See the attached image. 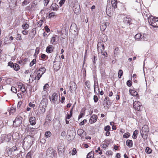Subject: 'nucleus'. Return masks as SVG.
Masks as SVG:
<instances>
[{"instance_id": "1", "label": "nucleus", "mask_w": 158, "mask_h": 158, "mask_svg": "<svg viewBox=\"0 0 158 158\" xmlns=\"http://www.w3.org/2000/svg\"><path fill=\"white\" fill-rule=\"evenodd\" d=\"M19 134L18 133H15L13 135L12 134H3L2 135L1 138V143L9 142L11 140L12 137L14 140H16L18 138L16 137L14 138L15 135L19 136Z\"/></svg>"}, {"instance_id": "2", "label": "nucleus", "mask_w": 158, "mask_h": 158, "mask_svg": "<svg viewBox=\"0 0 158 158\" xmlns=\"http://www.w3.org/2000/svg\"><path fill=\"white\" fill-rule=\"evenodd\" d=\"M135 40L137 41H146L148 40V35L146 34L138 33L135 37Z\"/></svg>"}, {"instance_id": "3", "label": "nucleus", "mask_w": 158, "mask_h": 158, "mask_svg": "<svg viewBox=\"0 0 158 158\" xmlns=\"http://www.w3.org/2000/svg\"><path fill=\"white\" fill-rule=\"evenodd\" d=\"M23 118L21 116L17 117L13 122V125L15 127L19 126L22 123Z\"/></svg>"}, {"instance_id": "4", "label": "nucleus", "mask_w": 158, "mask_h": 158, "mask_svg": "<svg viewBox=\"0 0 158 158\" xmlns=\"http://www.w3.org/2000/svg\"><path fill=\"white\" fill-rule=\"evenodd\" d=\"M111 102L110 101L109 98L106 97L103 101V105L105 109L109 108L110 106Z\"/></svg>"}, {"instance_id": "5", "label": "nucleus", "mask_w": 158, "mask_h": 158, "mask_svg": "<svg viewBox=\"0 0 158 158\" xmlns=\"http://www.w3.org/2000/svg\"><path fill=\"white\" fill-rule=\"evenodd\" d=\"M60 98V97L59 96V98L57 94L56 93H54L51 97V99L52 101L54 103L56 104H57L59 102V99Z\"/></svg>"}, {"instance_id": "6", "label": "nucleus", "mask_w": 158, "mask_h": 158, "mask_svg": "<svg viewBox=\"0 0 158 158\" xmlns=\"http://www.w3.org/2000/svg\"><path fill=\"white\" fill-rule=\"evenodd\" d=\"M133 107L136 110L139 111L142 107V104L138 101H135L133 103Z\"/></svg>"}, {"instance_id": "7", "label": "nucleus", "mask_w": 158, "mask_h": 158, "mask_svg": "<svg viewBox=\"0 0 158 158\" xmlns=\"http://www.w3.org/2000/svg\"><path fill=\"white\" fill-rule=\"evenodd\" d=\"M46 155L55 156L57 155L56 152L51 148H48L46 151Z\"/></svg>"}, {"instance_id": "8", "label": "nucleus", "mask_w": 158, "mask_h": 158, "mask_svg": "<svg viewBox=\"0 0 158 158\" xmlns=\"http://www.w3.org/2000/svg\"><path fill=\"white\" fill-rule=\"evenodd\" d=\"M34 140V138L30 135H27L24 139L23 141H26L30 145H32Z\"/></svg>"}, {"instance_id": "9", "label": "nucleus", "mask_w": 158, "mask_h": 158, "mask_svg": "<svg viewBox=\"0 0 158 158\" xmlns=\"http://www.w3.org/2000/svg\"><path fill=\"white\" fill-rule=\"evenodd\" d=\"M157 18H155L153 16L150 17L148 19V21L150 25L153 27H154V23H155Z\"/></svg>"}, {"instance_id": "10", "label": "nucleus", "mask_w": 158, "mask_h": 158, "mask_svg": "<svg viewBox=\"0 0 158 158\" xmlns=\"http://www.w3.org/2000/svg\"><path fill=\"white\" fill-rule=\"evenodd\" d=\"M73 9L75 13L76 14L79 13L81 11L79 4L78 3H75V4L73 6Z\"/></svg>"}, {"instance_id": "11", "label": "nucleus", "mask_w": 158, "mask_h": 158, "mask_svg": "<svg viewBox=\"0 0 158 158\" xmlns=\"http://www.w3.org/2000/svg\"><path fill=\"white\" fill-rule=\"evenodd\" d=\"M104 46L103 43L102 42H99L97 44V49L98 52L104 50Z\"/></svg>"}, {"instance_id": "12", "label": "nucleus", "mask_w": 158, "mask_h": 158, "mask_svg": "<svg viewBox=\"0 0 158 158\" xmlns=\"http://www.w3.org/2000/svg\"><path fill=\"white\" fill-rule=\"evenodd\" d=\"M131 19L130 17H125L123 19V22L126 25L128 26L130 25Z\"/></svg>"}, {"instance_id": "13", "label": "nucleus", "mask_w": 158, "mask_h": 158, "mask_svg": "<svg viewBox=\"0 0 158 158\" xmlns=\"http://www.w3.org/2000/svg\"><path fill=\"white\" fill-rule=\"evenodd\" d=\"M59 40V37L57 35H54L52 38L51 40V43L53 45H55L56 44L57 40Z\"/></svg>"}, {"instance_id": "14", "label": "nucleus", "mask_w": 158, "mask_h": 158, "mask_svg": "<svg viewBox=\"0 0 158 158\" xmlns=\"http://www.w3.org/2000/svg\"><path fill=\"white\" fill-rule=\"evenodd\" d=\"M98 117L97 115L95 114L93 115L90 118L89 120V122L91 124H92L96 122Z\"/></svg>"}, {"instance_id": "15", "label": "nucleus", "mask_w": 158, "mask_h": 158, "mask_svg": "<svg viewBox=\"0 0 158 158\" xmlns=\"http://www.w3.org/2000/svg\"><path fill=\"white\" fill-rule=\"evenodd\" d=\"M142 133H141V135L142 134H145L146 135L147 133L149 131L148 127L147 125H144L143 126L142 128Z\"/></svg>"}, {"instance_id": "16", "label": "nucleus", "mask_w": 158, "mask_h": 158, "mask_svg": "<svg viewBox=\"0 0 158 158\" xmlns=\"http://www.w3.org/2000/svg\"><path fill=\"white\" fill-rule=\"evenodd\" d=\"M60 61H55L54 62L53 67L56 70H58L60 68Z\"/></svg>"}, {"instance_id": "17", "label": "nucleus", "mask_w": 158, "mask_h": 158, "mask_svg": "<svg viewBox=\"0 0 158 158\" xmlns=\"http://www.w3.org/2000/svg\"><path fill=\"white\" fill-rule=\"evenodd\" d=\"M40 105L41 106H43L46 107L48 105V99L46 98H43L41 101Z\"/></svg>"}, {"instance_id": "18", "label": "nucleus", "mask_w": 158, "mask_h": 158, "mask_svg": "<svg viewBox=\"0 0 158 158\" xmlns=\"http://www.w3.org/2000/svg\"><path fill=\"white\" fill-rule=\"evenodd\" d=\"M69 89L70 91L75 90L77 89V85L74 82L72 83L71 84Z\"/></svg>"}, {"instance_id": "19", "label": "nucleus", "mask_w": 158, "mask_h": 158, "mask_svg": "<svg viewBox=\"0 0 158 158\" xmlns=\"http://www.w3.org/2000/svg\"><path fill=\"white\" fill-rule=\"evenodd\" d=\"M51 9L54 11H57L59 8L58 6L55 3H52L51 6Z\"/></svg>"}, {"instance_id": "20", "label": "nucleus", "mask_w": 158, "mask_h": 158, "mask_svg": "<svg viewBox=\"0 0 158 158\" xmlns=\"http://www.w3.org/2000/svg\"><path fill=\"white\" fill-rule=\"evenodd\" d=\"M29 122L32 125H35V118L34 117H31L29 118Z\"/></svg>"}, {"instance_id": "21", "label": "nucleus", "mask_w": 158, "mask_h": 158, "mask_svg": "<svg viewBox=\"0 0 158 158\" xmlns=\"http://www.w3.org/2000/svg\"><path fill=\"white\" fill-rule=\"evenodd\" d=\"M54 47L53 46L50 45L48 46L46 48V52L48 53H51L53 51Z\"/></svg>"}, {"instance_id": "22", "label": "nucleus", "mask_w": 158, "mask_h": 158, "mask_svg": "<svg viewBox=\"0 0 158 158\" xmlns=\"http://www.w3.org/2000/svg\"><path fill=\"white\" fill-rule=\"evenodd\" d=\"M46 107L43 106H41V105H40L38 108L39 111L40 113H43L45 112V108Z\"/></svg>"}, {"instance_id": "23", "label": "nucleus", "mask_w": 158, "mask_h": 158, "mask_svg": "<svg viewBox=\"0 0 158 158\" xmlns=\"http://www.w3.org/2000/svg\"><path fill=\"white\" fill-rule=\"evenodd\" d=\"M46 71V69L44 67H42L40 68L37 71L39 73H40V74H41V75H43V74Z\"/></svg>"}, {"instance_id": "24", "label": "nucleus", "mask_w": 158, "mask_h": 158, "mask_svg": "<svg viewBox=\"0 0 158 158\" xmlns=\"http://www.w3.org/2000/svg\"><path fill=\"white\" fill-rule=\"evenodd\" d=\"M127 145L130 148L132 146V140L127 139L126 142Z\"/></svg>"}, {"instance_id": "25", "label": "nucleus", "mask_w": 158, "mask_h": 158, "mask_svg": "<svg viewBox=\"0 0 158 158\" xmlns=\"http://www.w3.org/2000/svg\"><path fill=\"white\" fill-rule=\"evenodd\" d=\"M23 145L24 147H26V148L27 149L29 148L31 146V145H29V144L27 142L25 141H23Z\"/></svg>"}, {"instance_id": "26", "label": "nucleus", "mask_w": 158, "mask_h": 158, "mask_svg": "<svg viewBox=\"0 0 158 158\" xmlns=\"http://www.w3.org/2000/svg\"><path fill=\"white\" fill-rule=\"evenodd\" d=\"M129 92L131 94L132 96H136L138 94L137 92L134 90L130 89Z\"/></svg>"}, {"instance_id": "27", "label": "nucleus", "mask_w": 158, "mask_h": 158, "mask_svg": "<svg viewBox=\"0 0 158 158\" xmlns=\"http://www.w3.org/2000/svg\"><path fill=\"white\" fill-rule=\"evenodd\" d=\"M42 75L40 74V73H39L37 71V75L35 77V79L36 80H39L40 78L41 77Z\"/></svg>"}, {"instance_id": "28", "label": "nucleus", "mask_w": 158, "mask_h": 158, "mask_svg": "<svg viewBox=\"0 0 158 158\" xmlns=\"http://www.w3.org/2000/svg\"><path fill=\"white\" fill-rule=\"evenodd\" d=\"M138 133L139 131L137 130H135L134 131L132 136V137L134 139H135L137 138V136H136V135L138 134Z\"/></svg>"}, {"instance_id": "29", "label": "nucleus", "mask_w": 158, "mask_h": 158, "mask_svg": "<svg viewBox=\"0 0 158 158\" xmlns=\"http://www.w3.org/2000/svg\"><path fill=\"white\" fill-rule=\"evenodd\" d=\"M111 3L113 7L114 8H117V3L116 0H112Z\"/></svg>"}, {"instance_id": "30", "label": "nucleus", "mask_w": 158, "mask_h": 158, "mask_svg": "<svg viewBox=\"0 0 158 158\" xmlns=\"http://www.w3.org/2000/svg\"><path fill=\"white\" fill-rule=\"evenodd\" d=\"M145 151L147 153L149 154L152 153V150L149 147H147L146 148Z\"/></svg>"}, {"instance_id": "31", "label": "nucleus", "mask_w": 158, "mask_h": 158, "mask_svg": "<svg viewBox=\"0 0 158 158\" xmlns=\"http://www.w3.org/2000/svg\"><path fill=\"white\" fill-rule=\"evenodd\" d=\"M84 131L82 129H78L77 132L78 135L81 136V135L83 133Z\"/></svg>"}, {"instance_id": "32", "label": "nucleus", "mask_w": 158, "mask_h": 158, "mask_svg": "<svg viewBox=\"0 0 158 158\" xmlns=\"http://www.w3.org/2000/svg\"><path fill=\"white\" fill-rule=\"evenodd\" d=\"M19 87L20 89L21 90L23 93H25L26 92V90L25 86H24L23 85L19 86Z\"/></svg>"}, {"instance_id": "33", "label": "nucleus", "mask_w": 158, "mask_h": 158, "mask_svg": "<svg viewBox=\"0 0 158 158\" xmlns=\"http://www.w3.org/2000/svg\"><path fill=\"white\" fill-rule=\"evenodd\" d=\"M13 68L16 71H18L20 69L19 66L17 64H14V66Z\"/></svg>"}, {"instance_id": "34", "label": "nucleus", "mask_w": 158, "mask_h": 158, "mask_svg": "<svg viewBox=\"0 0 158 158\" xmlns=\"http://www.w3.org/2000/svg\"><path fill=\"white\" fill-rule=\"evenodd\" d=\"M106 27V23H103L101 26H100L101 29L102 30H104Z\"/></svg>"}, {"instance_id": "35", "label": "nucleus", "mask_w": 158, "mask_h": 158, "mask_svg": "<svg viewBox=\"0 0 158 158\" xmlns=\"http://www.w3.org/2000/svg\"><path fill=\"white\" fill-rule=\"evenodd\" d=\"M52 135V134L51 132L49 131H48L45 132V136L47 138L49 137Z\"/></svg>"}, {"instance_id": "36", "label": "nucleus", "mask_w": 158, "mask_h": 158, "mask_svg": "<svg viewBox=\"0 0 158 158\" xmlns=\"http://www.w3.org/2000/svg\"><path fill=\"white\" fill-rule=\"evenodd\" d=\"M18 150V148L16 146H13L9 150V151L11 152Z\"/></svg>"}, {"instance_id": "37", "label": "nucleus", "mask_w": 158, "mask_h": 158, "mask_svg": "<svg viewBox=\"0 0 158 158\" xmlns=\"http://www.w3.org/2000/svg\"><path fill=\"white\" fill-rule=\"evenodd\" d=\"M29 27V25L27 23H24L22 25L23 28L25 30L27 29Z\"/></svg>"}, {"instance_id": "38", "label": "nucleus", "mask_w": 158, "mask_h": 158, "mask_svg": "<svg viewBox=\"0 0 158 158\" xmlns=\"http://www.w3.org/2000/svg\"><path fill=\"white\" fill-rule=\"evenodd\" d=\"M33 154L32 152L30 151L27 154L26 157L27 158H31Z\"/></svg>"}, {"instance_id": "39", "label": "nucleus", "mask_w": 158, "mask_h": 158, "mask_svg": "<svg viewBox=\"0 0 158 158\" xmlns=\"http://www.w3.org/2000/svg\"><path fill=\"white\" fill-rule=\"evenodd\" d=\"M123 74V71L122 70L120 69L119 70L118 74V77L119 78H121V77L122 75Z\"/></svg>"}, {"instance_id": "40", "label": "nucleus", "mask_w": 158, "mask_h": 158, "mask_svg": "<svg viewBox=\"0 0 158 158\" xmlns=\"http://www.w3.org/2000/svg\"><path fill=\"white\" fill-rule=\"evenodd\" d=\"M43 23V20H40L37 23V25L38 27H40L41 26Z\"/></svg>"}, {"instance_id": "41", "label": "nucleus", "mask_w": 158, "mask_h": 158, "mask_svg": "<svg viewBox=\"0 0 158 158\" xmlns=\"http://www.w3.org/2000/svg\"><path fill=\"white\" fill-rule=\"evenodd\" d=\"M39 48L37 47L35 49V52L34 54V56H36L39 52Z\"/></svg>"}, {"instance_id": "42", "label": "nucleus", "mask_w": 158, "mask_h": 158, "mask_svg": "<svg viewBox=\"0 0 158 158\" xmlns=\"http://www.w3.org/2000/svg\"><path fill=\"white\" fill-rule=\"evenodd\" d=\"M15 108H14L13 107L11 108L10 110L9 111L10 114H11L14 113L15 112Z\"/></svg>"}, {"instance_id": "43", "label": "nucleus", "mask_w": 158, "mask_h": 158, "mask_svg": "<svg viewBox=\"0 0 158 158\" xmlns=\"http://www.w3.org/2000/svg\"><path fill=\"white\" fill-rule=\"evenodd\" d=\"M130 135V134L129 133H125L123 135V137L124 138H128Z\"/></svg>"}, {"instance_id": "44", "label": "nucleus", "mask_w": 158, "mask_h": 158, "mask_svg": "<svg viewBox=\"0 0 158 158\" xmlns=\"http://www.w3.org/2000/svg\"><path fill=\"white\" fill-rule=\"evenodd\" d=\"M110 129V127L109 125L106 126L104 127V130L106 131H109Z\"/></svg>"}, {"instance_id": "45", "label": "nucleus", "mask_w": 158, "mask_h": 158, "mask_svg": "<svg viewBox=\"0 0 158 158\" xmlns=\"http://www.w3.org/2000/svg\"><path fill=\"white\" fill-rule=\"evenodd\" d=\"M55 15V13L54 12H52L50 13L48 15L49 18H51L54 16Z\"/></svg>"}, {"instance_id": "46", "label": "nucleus", "mask_w": 158, "mask_h": 158, "mask_svg": "<svg viewBox=\"0 0 158 158\" xmlns=\"http://www.w3.org/2000/svg\"><path fill=\"white\" fill-rule=\"evenodd\" d=\"M36 62V60L35 59H34L31 61V62L30 64V66H33L34 64H35Z\"/></svg>"}, {"instance_id": "47", "label": "nucleus", "mask_w": 158, "mask_h": 158, "mask_svg": "<svg viewBox=\"0 0 158 158\" xmlns=\"http://www.w3.org/2000/svg\"><path fill=\"white\" fill-rule=\"evenodd\" d=\"M29 3V2L27 1V0H24L22 3V5L24 6V5L27 4Z\"/></svg>"}, {"instance_id": "48", "label": "nucleus", "mask_w": 158, "mask_h": 158, "mask_svg": "<svg viewBox=\"0 0 158 158\" xmlns=\"http://www.w3.org/2000/svg\"><path fill=\"white\" fill-rule=\"evenodd\" d=\"M16 39L17 40H22V38L20 34H17Z\"/></svg>"}, {"instance_id": "49", "label": "nucleus", "mask_w": 158, "mask_h": 158, "mask_svg": "<svg viewBox=\"0 0 158 158\" xmlns=\"http://www.w3.org/2000/svg\"><path fill=\"white\" fill-rule=\"evenodd\" d=\"M93 155V153L92 152H89L88 153L87 156V158H91V156Z\"/></svg>"}, {"instance_id": "50", "label": "nucleus", "mask_w": 158, "mask_h": 158, "mask_svg": "<svg viewBox=\"0 0 158 158\" xmlns=\"http://www.w3.org/2000/svg\"><path fill=\"white\" fill-rule=\"evenodd\" d=\"M65 0H61L59 2V4L60 6H61L64 3Z\"/></svg>"}, {"instance_id": "51", "label": "nucleus", "mask_w": 158, "mask_h": 158, "mask_svg": "<svg viewBox=\"0 0 158 158\" xmlns=\"http://www.w3.org/2000/svg\"><path fill=\"white\" fill-rule=\"evenodd\" d=\"M12 91L14 93H16L17 92V89L15 87H12L11 88Z\"/></svg>"}, {"instance_id": "52", "label": "nucleus", "mask_w": 158, "mask_h": 158, "mask_svg": "<svg viewBox=\"0 0 158 158\" xmlns=\"http://www.w3.org/2000/svg\"><path fill=\"white\" fill-rule=\"evenodd\" d=\"M14 64H13L12 62H10L8 63V65L10 66L11 68H13L14 66Z\"/></svg>"}, {"instance_id": "53", "label": "nucleus", "mask_w": 158, "mask_h": 158, "mask_svg": "<svg viewBox=\"0 0 158 158\" xmlns=\"http://www.w3.org/2000/svg\"><path fill=\"white\" fill-rule=\"evenodd\" d=\"M77 153V151L76 149L75 148H73L72 150V155H75Z\"/></svg>"}, {"instance_id": "54", "label": "nucleus", "mask_w": 158, "mask_h": 158, "mask_svg": "<svg viewBox=\"0 0 158 158\" xmlns=\"http://www.w3.org/2000/svg\"><path fill=\"white\" fill-rule=\"evenodd\" d=\"M98 98L97 96L96 95H94V100L95 102H96L98 100Z\"/></svg>"}, {"instance_id": "55", "label": "nucleus", "mask_w": 158, "mask_h": 158, "mask_svg": "<svg viewBox=\"0 0 158 158\" xmlns=\"http://www.w3.org/2000/svg\"><path fill=\"white\" fill-rule=\"evenodd\" d=\"M127 86L129 87H130L131 85V82L130 80H128L127 82Z\"/></svg>"}, {"instance_id": "56", "label": "nucleus", "mask_w": 158, "mask_h": 158, "mask_svg": "<svg viewBox=\"0 0 158 158\" xmlns=\"http://www.w3.org/2000/svg\"><path fill=\"white\" fill-rule=\"evenodd\" d=\"M47 92L45 90H44V91H43L42 92V96H45L47 94Z\"/></svg>"}, {"instance_id": "57", "label": "nucleus", "mask_w": 158, "mask_h": 158, "mask_svg": "<svg viewBox=\"0 0 158 158\" xmlns=\"http://www.w3.org/2000/svg\"><path fill=\"white\" fill-rule=\"evenodd\" d=\"M44 3L45 6H47L48 3L49 1L48 0H44Z\"/></svg>"}, {"instance_id": "58", "label": "nucleus", "mask_w": 158, "mask_h": 158, "mask_svg": "<svg viewBox=\"0 0 158 158\" xmlns=\"http://www.w3.org/2000/svg\"><path fill=\"white\" fill-rule=\"evenodd\" d=\"M84 115V113H82V112H81L80 114L79 115V116H78V120H79L82 117V116L83 115Z\"/></svg>"}, {"instance_id": "59", "label": "nucleus", "mask_w": 158, "mask_h": 158, "mask_svg": "<svg viewBox=\"0 0 158 158\" xmlns=\"http://www.w3.org/2000/svg\"><path fill=\"white\" fill-rule=\"evenodd\" d=\"M155 26L154 27H158V18H157L155 23H154Z\"/></svg>"}, {"instance_id": "60", "label": "nucleus", "mask_w": 158, "mask_h": 158, "mask_svg": "<svg viewBox=\"0 0 158 158\" xmlns=\"http://www.w3.org/2000/svg\"><path fill=\"white\" fill-rule=\"evenodd\" d=\"M22 33L24 35H27L28 34V31L26 30H23L22 31Z\"/></svg>"}, {"instance_id": "61", "label": "nucleus", "mask_w": 158, "mask_h": 158, "mask_svg": "<svg viewBox=\"0 0 158 158\" xmlns=\"http://www.w3.org/2000/svg\"><path fill=\"white\" fill-rule=\"evenodd\" d=\"M29 106L30 107H34L35 106V104H33L30 102L29 104Z\"/></svg>"}, {"instance_id": "62", "label": "nucleus", "mask_w": 158, "mask_h": 158, "mask_svg": "<svg viewBox=\"0 0 158 158\" xmlns=\"http://www.w3.org/2000/svg\"><path fill=\"white\" fill-rule=\"evenodd\" d=\"M72 115H71V114H67V116L66 118V119H69V118H70L72 117Z\"/></svg>"}, {"instance_id": "63", "label": "nucleus", "mask_w": 158, "mask_h": 158, "mask_svg": "<svg viewBox=\"0 0 158 158\" xmlns=\"http://www.w3.org/2000/svg\"><path fill=\"white\" fill-rule=\"evenodd\" d=\"M36 32V30L35 28H34L32 29V33L33 34H34L35 35V34Z\"/></svg>"}, {"instance_id": "64", "label": "nucleus", "mask_w": 158, "mask_h": 158, "mask_svg": "<svg viewBox=\"0 0 158 158\" xmlns=\"http://www.w3.org/2000/svg\"><path fill=\"white\" fill-rule=\"evenodd\" d=\"M45 29V30L47 32H48L50 31V29H49L48 27L47 26H46L44 27Z\"/></svg>"}]
</instances>
